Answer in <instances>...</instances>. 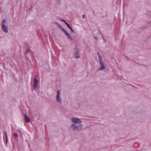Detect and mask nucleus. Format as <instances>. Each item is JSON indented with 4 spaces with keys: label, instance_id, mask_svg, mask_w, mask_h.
Wrapping results in <instances>:
<instances>
[{
    "label": "nucleus",
    "instance_id": "obj_1",
    "mask_svg": "<svg viewBox=\"0 0 151 151\" xmlns=\"http://www.w3.org/2000/svg\"><path fill=\"white\" fill-rule=\"evenodd\" d=\"M72 124L70 126L71 130L73 132H78L82 129L83 126L80 119L75 117L71 118Z\"/></svg>",
    "mask_w": 151,
    "mask_h": 151
},
{
    "label": "nucleus",
    "instance_id": "obj_2",
    "mask_svg": "<svg viewBox=\"0 0 151 151\" xmlns=\"http://www.w3.org/2000/svg\"><path fill=\"white\" fill-rule=\"evenodd\" d=\"M6 22L5 19H3L1 22V28L3 31L5 33H7L8 32V28L6 26Z\"/></svg>",
    "mask_w": 151,
    "mask_h": 151
},
{
    "label": "nucleus",
    "instance_id": "obj_3",
    "mask_svg": "<svg viewBox=\"0 0 151 151\" xmlns=\"http://www.w3.org/2000/svg\"><path fill=\"white\" fill-rule=\"evenodd\" d=\"M56 99L57 101L59 103L61 104L62 103V99L60 97L61 92L59 90L56 91Z\"/></svg>",
    "mask_w": 151,
    "mask_h": 151
},
{
    "label": "nucleus",
    "instance_id": "obj_4",
    "mask_svg": "<svg viewBox=\"0 0 151 151\" xmlns=\"http://www.w3.org/2000/svg\"><path fill=\"white\" fill-rule=\"evenodd\" d=\"M74 57L76 58H78L80 57V54L79 53V50L78 47H76L74 49Z\"/></svg>",
    "mask_w": 151,
    "mask_h": 151
},
{
    "label": "nucleus",
    "instance_id": "obj_5",
    "mask_svg": "<svg viewBox=\"0 0 151 151\" xmlns=\"http://www.w3.org/2000/svg\"><path fill=\"white\" fill-rule=\"evenodd\" d=\"M100 65L99 67L98 68L99 71H101L104 70L105 69V67L104 66V64L103 62L99 63Z\"/></svg>",
    "mask_w": 151,
    "mask_h": 151
},
{
    "label": "nucleus",
    "instance_id": "obj_6",
    "mask_svg": "<svg viewBox=\"0 0 151 151\" xmlns=\"http://www.w3.org/2000/svg\"><path fill=\"white\" fill-rule=\"evenodd\" d=\"M38 84V81L36 78H35L34 79V82L33 85L34 88L36 90L37 88V86Z\"/></svg>",
    "mask_w": 151,
    "mask_h": 151
},
{
    "label": "nucleus",
    "instance_id": "obj_7",
    "mask_svg": "<svg viewBox=\"0 0 151 151\" xmlns=\"http://www.w3.org/2000/svg\"><path fill=\"white\" fill-rule=\"evenodd\" d=\"M63 31L64 32L65 34L68 37V38L70 39L71 40H73V39L71 36L65 31V29H63Z\"/></svg>",
    "mask_w": 151,
    "mask_h": 151
},
{
    "label": "nucleus",
    "instance_id": "obj_8",
    "mask_svg": "<svg viewBox=\"0 0 151 151\" xmlns=\"http://www.w3.org/2000/svg\"><path fill=\"white\" fill-rule=\"evenodd\" d=\"M97 54L99 56V63L103 62L102 60V57L100 55V53L99 52H98Z\"/></svg>",
    "mask_w": 151,
    "mask_h": 151
},
{
    "label": "nucleus",
    "instance_id": "obj_9",
    "mask_svg": "<svg viewBox=\"0 0 151 151\" xmlns=\"http://www.w3.org/2000/svg\"><path fill=\"white\" fill-rule=\"evenodd\" d=\"M25 120L26 122L27 123V122H29L30 119H29V117H28V116H27L26 114H25Z\"/></svg>",
    "mask_w": 151,
    "mask_h": 151
},
{
    "label": "nucleus",
    "instance_id": "obj_10",
    "mask_svg": "<svg viewBox=\"0 0 151 151\" xmlns=\"http://www.w3.org/2000/svg\"><path fill=\"white\" fill-rule=\"evenodd\" d=\"M55 24L61 29L62 31H63V29H64L62 27L61 25L58 22H56Z\"/></svg>",
    "mask_w": 151,
    "mask_h": 151
},
{
    "label": "nucleus",
    "instance_id": "obj_11",
    "mask_svg": "<svg viewBox=\"0 0 151 151\" xmlns=\"http://www.w3.org/2000/svg\"><path fill=\"white\" fill-rule=\"evenodd\" d=\"M62 20L67 25L68 28L70 27L69 25V24L68 23L66 22L64 20L62 19Z\"/></svg>",
    "mask_w": 151,
    "mask_h": 151
},
{
    "label": "nucleus",
    "instance_id": "obj_12",
    "mask_svg": "<svg viewBox=\"0 0 151 151\" xmlns=\"http://www.w3.org/2000/svg\"><path fill=\"white\" fill-rule=\"evenodd\" d=\"M69 28L74 33V32L73 30L71 27H69Z\"/></svg>",
    "mask_w": 151,
    "mask_h": 151
},
{
    "label": "nucleus",
    "instance_id": "obj_13",
    "mask_svg": "<svg viewBox=\"0 0 151 151\" xmlns=\"http://www.w3.org/2000/svg\"><path fill=\"white\" fill-rule=\"evenodd\" d=\"M14 136L16 137H18V134L17 133H14Z\"/></svg>",
    "mask_w": 151,
    "mask_h": 151
},
{
    "label": "nucleus",
    "instance_id": "obj_14",
    "mask_svg": "<svg viewBox=\"0 0 151 151\" xmlns=\"http://www.w3.org/2000/svg\"><path fill=\"white\" fill-rule=\"evenodd\" d=\"M5 137H6V142H7V141H8V137H7V136L6 135V136H5Z\"/></svg>",
    "mask_w": 151,
    "mask_h": 151
},
{
    "label": "nucleus",
    "instance_id": "obj_15",
    "mask_svg": "<svg viewBox=\"0 0 151 151\" xmlns=\"http://www.w3.org/2000/svg\"><path fill=\"white\" fill-rule=\"evenodd\" d=\"M5 136H6V135H7V133L6 131L5 132Z\"/></svg>",
    "mask_w": 151,
    "mask_h": 151
},
{
    "label": "nucleus",
    "instance_id": "obj_16",
    "mask_svg": "<svg viewBox=\"0 0 151 151\" xmlns=\"http://www.w3.org/2000/svg\"><path fill=\"white\" fill-rule=\"evenodd\" d=\"M85 15H83V19H84V18H85Z\"/></svg>",
    "mask_w": 151,
    "mask_h": 151
}]
</instances>
